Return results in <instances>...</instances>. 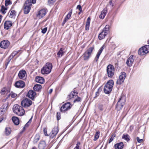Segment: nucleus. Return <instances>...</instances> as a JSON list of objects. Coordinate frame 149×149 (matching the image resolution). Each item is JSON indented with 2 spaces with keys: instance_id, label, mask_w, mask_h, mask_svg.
<instances>
[{
  "instance_id": "obj_1",
  "label": "nucleus",
  "mask_w": 149,
  "mask_h": 149,
  "mask_svg": "<svg viewBox=\"0 0 149 149\" xmlns=\"http://www.w3.org/2000/svg\"><path fill=\"white\" fill-rule=\"evenodd\" d=\"M13 109V112L19 116H22L25 113L23 107L18 104L14 105Z\"/></svg>"
},
{
  "instance_id": "obj_2",
  "label": "nucleus",
  "mask_w": 149,
  "mask_h": 149,
  "mask_svg": "<svg viewBox=\"0 0 149 149\" xmlns=\"http://www.w3.org/2000/svg\"><path fill=\"white\" fill-rule=\"evenodd\" d=\"M114 84L113 80H110L104 86V91L107 94H109L111 92Z\"/></svg>"
},
{
  "instance_id": "obj_3",
  "label": "nucleus",
  "mask_w": 149,
  "mask_h": 149,
  "mask_svg": "<svg viewBox=\"0 0 149 149\" xmlns=\"http://www.w3.org/2000/svg\"><path fill=\"white\" fill-rule=\"evenodd\" d=\"M52 68V64L50 63H47L41 69V73L43 74H48L51 72Z\"/></svg>"
},
{
  "instance_id": "obj_4",
  "label": "nucleus",
  "mask_w": 149,
  "mask_h": 149,
  "mask_svg": "<svg viewBox=\"0 0 149 149\" xmlns=\"http://www.w3.org/2000/svg\"><path fill=\"white\" fill-rule=\"evenodd\" d=\"M110 27L109 25H107L103 28L101 32L98 35V38L100 40L104 39L107 35L109 32Z\"/></svg>"
},
{
  "instance_id": "obj_5",
  "label": "nucleus",
  "mask_w": 149,
  "mask_h": 149,
  "mask_svg": "<svg viewBox=\"0 0 149 149\" xmlns=\"http://www.w3.org/2000/svg\"><path fill=\"white\" fill-rule=\"evenodd\" d=\"M126 102L125 97L124 96H121L116 106V109L118 111L121 109L125 105Z\"/></svg>"
},
{
  "instance_id": "obj_6",
  "label": "nucleus",
  "mask_w": 149,
  "mask_h": 149,
  "mask_svg": "<svg viewBox=\"0 0 149 149\" xmlns=\"http://www.w3.org/2000/svg\"><path fill=\"white\" fill-rule=\"evenodd\" d=\"M31 0H27L25 2L24 9V13L25 14H28L31 9L32 6V4L31 3Z\"/></svg>"
},
{
  "instance_id": "obj_7",
  "label": "nucleus",
  "mask_w": 149,
  "mask_h": 149,
  "mask_svg": "<svg viewBox=\"0 0 149 149\" xmlns=\"http://www.w3.org/2000/svg\"><path fill=\"white\" fill-rule=\"evenodd\" d=\"M149 52V45H145L141 48L138 50V53L139 55H143Z\"/></svg>"
},
{
  "instance_id": "obj_8",
  "label": "nucleus",
  "mask_w": 149,
  "mask_h": 149,
  "mask_svg": "<svg viewBox=\"0 0 149 149\" xmlns=\"http://www.w3.org/2000/svg\"><path fill=\"white\" fill-rule=\"evenodd\" d=\"M94 49L93 47H90L83 54L84 60L85 61L88 60L91 56L92 53Z\"/></svg>"
},
{
  "instance_id": "obj_9",
  "label": "nucleus",
  "mask_w": 149,
  "mask_h": 149,
  "mask_svg": "<svg viewBox=\"0 0 149 149\" xmlns=\"http://www.w3.org/2000/svg\"><path fill=\"white\" fill-rule=\"evenodd\" d=\"M114 68L113 66L111 64L109 65L107 68V70L108 76L109 77H111L114 75Z\"/></svg>"
},
{
  "instance_id": "obj_10",
  "label": "nucleus",
  "mask_w": 149,
  "mask_h": 149,
  "mask_svg": "<svg viewBox=\"0 0 149 149\" xmlns=\"http://www.w3.org/2000/svg\"><path fill=\"white\" fill-rule=\"evenodd\" d=\"M72 107V105L70 102H68L64 104L60 109L61 112H65L66 111L70 110Z\"/></svg>"
},
{
  "instance_id": "obj_11",
  "label": "nucleus",
  "mask_w": 149,
  "mask_h": 149,
  "mask_svg": "<svg viewBox=\"0 0 149 149\" xmlns=\"http://www.w3.org/2000/svg\"><path fill=\"white\" fill-rule=\"evenodd\" d=\"M32 104V101L28 98H25L21 102L22 106L25 108L30 106Z\"/></svg>"
},
{
  "instance_id": "obj_12",
  "label": "nucleus",
  "mask_w": 149,
  "mask_h": 149,
  "mask_svg": "<svg viewBox=\"0 0 149 149\" xmlns=\"http://www.w3.org/2000/svg\"><path fill=\"white\" fill-rule=\"evenodd\" d=\"M18 76L19 78L24 80H26L27 77V74L26 71L23 70H20L18 74Z\"/></svg>"
},
{
  "instance_id": "obj_13",
  "label": "nucleus",
  "mask_w": 149,
  "mask_h": 149,
  "mask_svg": "<svg viewBox=\"0 0 149 149\" xmlns=\"http://www.w3.org/2000/svg\"><path fill=\"white\" fill-rule=\"evenodd\" d=\"M10 45V42L8 40H4L0 43V46L1 48L6 49Z\"/></svg>"
},
{
  "instance_id": "obj_14",
  "label": "nucleus",
  "mask_w": 149,
  "mask_h": 149,
  "mask_svg": "<svg viewBox=\"0 0 149 149\" xmlns=\"http://www.w3.org/2000/svg\"><path fill=\"white\" fill-rule=\"evenodd\" d=\"M134 56L133 55L131 56L127 59L126 63L128 66L131 67L134 61Z\"/></svg>"
},
{
  "instance_id": "obj_15",
  "label": "nucleus",
  "mask_w": 149,
  "mask_h": 149,
  "mask_svg": "<svg viewBox=\"0 0 149 149\" xmlns=\"http://www.w3.org/2000/svg\"><path fill=\"white\" fill-rule=\"evenodd\" d=\"M25 83L22 80L17 81L15 84V86L16 87L19 88H22L25 86Z\"/></svg>"
},
{
  "instance_id": "obj_16",
  "label": "nucleus",
  "mask_w": 149,
  "mask_h": 149,
  "mask_svg": "<svg viewBox=\"0 0 149 149\" xmlns=\"http://www.w3.org/2000/svg\"><path fill=\"white\" fill-rule=\"evenodd\" d=\"M46 10L44 9H43L40 10L37 15V16L39 18H41L44 17L46 14Z\"/></svg>"
},
{
  "instance_id": "obj_17",
  "label": "nucleus",
  "mask_w": 149,
  "mask_h": 149,
  "mask_svg": "<svg viewBox=\"0 0 149 149\" xmlns=\"http://www.w3.org/2000/svg\"><path fill=\"white\" fill-rule=\"evenodd\" d=\"M36 95V92L32 90H29L27 94L28 97L32 100L34 98Z\"/></svg>"
},
{
  "instance_id": "obj_18",
  "label": "nucleus",
  "mask_w": 149,
  "mask_h": 149,
  "mask_svg": "<svg viewBox=\"0 0 149 149\" xmlns=\"http://www.w3.org/2000/svg\"><path fill=\"white\" fill-rule=\"evenodd\" d=\"M12 25V22L10 21H6L4 24V28L6 30H8Z\"/></svg>"
},
{
  "instance_id": "obj_19",
  "label": "nucleus",
  "mask_w": 149,
  "mask_h": 149,
  "mask_svg": "<svg viewBox=\"0 0 149 149\" xmlns=\"http://www.w3.org/2000/svg\"><path fill=\"white\" fill-rule=\"evenodd\" d=\"M104 49V46H102L101 47V48L98 51L97 54L95 58V61L96 62H97L98 61L99 56L101 54V53H102L103 50Z\"/></svg>"
},
{
  "instance_id": "obj_20",
  "label": "nucleus",
  "mask_w": 149,
  "mask_h": 149,
  "mask_svg": "<svg viewBox=\"0 0 149 149\" xmlns=\"http://www.w3.org/2000/svg\"><path fill=\"white\" fill-rule=\"evenodd\" d=\"M47 145L45 141H41L38 144V148L39 149H44L46 147Z\"/></svg>"
},
{
  "instance_id": "obj_21",
  "label": "nucleus",
  "mask_w": 149,
  "mask_h": 149,
  "mask_svg": "<svg viewBox=\"0 0 149 149\" xmlns=\"http://www.w3.org/2000/svg\"><path fill=\"white\" fill-rule=\"evenodd\" d=\"M107 11V10L106 8H104L101 11V14L99 15V17L101 19H104L106 15Z\"/></svg>"
},
{
  "instance_id": "obj_22",
  "label": "nucleus",
  "mask_w": 149,
  "mask_h": 149,
  "mask_svg": "<svg viewBox=\"0 0 149 149\" xmlns=\"http://www.w3.org/2000/svg\"><path fill=\"white\" fill-rule=\"evenodd\" d=\"M64 50V49L63 48H60L57 54L58 57L60 58L63 55L64 53L65 52Z\"/></svg>"
},
{
  "instance_id": "obj_23",
  "label": "nucleus",
  "mask_w": 149,
  "mask_h": 149,
  "mask_svg": "<svg viewBox=\"0 0 149 149\" xmlns=\"http://www.w3.org/2000/svg\"><path fill=\"white\" fill-rule=\"evenodd\" d=\"M114 146L117 149H123L124 147V144L123 142H120L115 144Z\"/></svg>"
},
{
  "instance_id": "obj_24",
  "label": "nucleus",
  "mask_w": 149,
  "mask_h": 149,
  "mask_svg": "<svg viewBox=\"0 0 149 149\" xmlns=\"http://www.w3.org/2000/svg\"><path fill=\"white\" fill-rule=\"evenodd\" d=\"M36 82L40 84H42L44 82L45 79L42 77L37 76L36 77Z\"/></svg>"
},
{
  "instance_id": "obj_25",
  "label": "nucleus",
  "mask_w": 149,
  "mask_h": 149,
  "mask_svg": "<svg viewBox=\"0 0 149 149\" xmlns=\"http://www.w3.org/2000/svg\"><path fill=\"white\" fill-rule=\"evenodd\" d=\"M12 120L14 124L16 125H18L19 123V120L18 118L13 116L12 118Z\"/></svg>"
},
{
  "instance_id": "obj_26",
  "label": "nucleus",
  "mask_w": 149,
  "mask_h": 149,
  "mask_svg": "<svg viewBox=\"0 0 149 149\" xmlns=\"http://www.w3.org/2000/svg\"><path fill=\"white\" fill-rule=\"evenodd\" d=\"M91 19L90 17L88 18L85 26V30L86 31L88 30L89 29Z\"/></svg>"
},
{
  "instance_id": "obj_27",
  "label": "nucleus",
  "mask_w": 149,
  "mask_h": 149,
  "mask_svg": "<svg viewBox=\"0 0 149 149\" xmlns=\"http://www.w3.org/2000/svg\"><path fill=\"white\" fill-rule=\"evenodd\" d=\"M58 129L57 127H54L52 131V133L53 136H56L58 133Z\"/></svg>"
},
{
  "instance_id": "obj_28",
  "label": "nucleus",
  "mask_w": 149,
  "mask_h": 149,
  "mask_svg": "<svg viewBox=\"0 0 149 149\" xmlns=\"http://www.w3.org/2000/svg\"><path fill=\"white\" fill-rule=\"evenodd\" d=\"M126 76V74L125 72H122L119 75V78L121 79L123 81H124Z\"/></svg>"
},
{
  "instance_id": "obj_29",
  "label": "nucleus",
  "mask_w": 149,
  "mask_h": 149,
  "mask_svg": "<svg viewBox=\"0 0 149 149\" xmlns=\"http://www.w3.org/2000/svg\"><path fill=\"white\" fill-rule=\"evenodd\" d=\"M42 88L41 85L39 84H36L33 87V89L34 91H39Z\"/></svg>"
},
{
  "instance_id": "obj_30",
  "label": "nucleus",
  "mask_w": 149,
  "mask_h": 149,
  "mask_svg": "<svg viewBox=\"0 0 149 149\" xmlns=\"http://www.w3.org/2000/svg\"><path fill=\"white\" fill-rule=\"evenodd\" d=\"M72 9H71L69 12L68 14L67 15L65 18H64L65 20H66L67 21L69 19H70L71 16L72 14Z\"/></svg>"
},
{
  "instance_id": "obj_31",
  "label": "nucleus",
  "mask_w": 149,
  "mask_h": 149,
  "mask_svg": "<svg viewBox=\"0 0 149 149\" xmlns=\"http://www.w3.org/2000/svg\"><path fill=\"white\" fill-rule=\"evenodd\" d=\"M122 139L125 140L127 141H128L130 140V136L128 134H123L122 136Z\"/></svg>"
},
{
  "instance_id": "obj_32",
  "label": "nucleus",
  "mask_w": 149,
  "mask_h": 149,
  "mask_svg": "<svg viewBox=\"0 0 149 149\" xmlns=\"http://www.w3.org/2000/svg\"><path fill=\"white\" fill-rule=\"evenodd\" d=\"M7 8L5 7L4 6L2 5L1 6V11L3 14H5L6 13Z\"/></svg>"
},
{
  "instance_id": "obj_33",
  "label": "nucleus",
  "mask_w": 149,
  "mask_h": 149,
  "mask_svg": "<svg viewBox=\"0 0 149 149\" xmlns=\"http://www.w3.org/2000/svg\"><path fill=\"white\" fill-rule=\"evenodd\" d=\"M16 15V12L15 10H12L10 14V17L11 18H13V17L15 16Z\"/></svg>"
},
{
  "instance_id": "obj_34",
  "label": "nucleus",
  "mask_w": 149,
  "mask_h": 149,
  "mask_svg": "<svg viewBox=\"0 0 149 149\" xmlns=\"http://www.w3.org/2000/svg\"><path fill=\"white\" fill-rule=\"evenodd\" d=\"M100 135V132L99 131H97L95 135L94 138L93 139L94 141H96L99 138Z\"/></svg>"
},
{
  "instance_id": "obj_35",
  "label": "nucleus",
  "mask_w": 149,
  "mask_h": 149,
  "mask_svg": "<svg viewBox=\"0 0 149 149\" xmlns=\"http://www.w3.org/2000/svg\"><path fill=\"white\" fill-rule=\"evenodd\" d=\"M104 104L102 103H100L98 105V108L101 111H102L104 109Z\"/></svg>"
},
{
  "instance_id": "obj_36",
  "label": "nucleus",
  "mask_w": 149,
  "mask_h": 149,
  "mask_svg": "<svg viewBox=\"0 0 149 149\" xmlns=\"http://www.w3.org/2000/svg\"><path fill=\"white\" fill-rule=\"evenodd\" d=\"M5 132L6 135H9L11 133V129L9 127H6L5 129Z\"/></svg>"
},
{
  "instance_id": "obj_37",
  "label": "nucleus",
  "mask_w": 149,
  "mask_h": 149,
  "mask_svg": "<svg viewBox=\"0 0 149 149\" xmlns=\"http://www.w3.org/2000/svg\"><path fill=\"white\" fill-rule=\"evenodd\" d=\"M124 81H123L121 79L119 78L118 79H117L116 81V84L118 85L121 84Z\"/></svg>"
},
{
  "instance_id": "obj_38",
  "label": "nucleus",
  "mask_w": 149,
  "mask_h": 149,
  "mask_svg": "<svg viewBox=\"0 0 149 149\" xmlns=\"http://www.w3.org/2000/svg\"><path fill=\"white\" fill-rule=\"evenodd\" d=\"M77 97V98H76L73 101L74 103H75L76 102H80L81 100V98L80 97L76 96Z\"/></svg>"
},
{
  "instance_id": "obj_39",
  "label": "nucleus",
  "mask_w": 149,
  "mask_h": 149,
  "mask_svg": "<svg viewBox=\"0 0 149 149\" xmlns=\"http://www.w3.org/2000/svg\"><path fill=\"white\" fill-rule=\"evenodd\" d=\"M5 2V5L6 6L12 4V2L10 1V0H6Z\"/></svg>"
},
{
  "instance_id": "obj_40",
  "label": "nucleus",
  "mask_w": 149,
  "mask_h": 149,
  "mask_svg": "<svg viewBox=\"0 0 149 149\" xmlns=\"http://www.w3.org/2000/svg\"><path fill=\"white\" fill-rule=\"evenodd\" d=\"M39 140V136H36L34 138L33 142L34 143H37Z\"/></svg>"
},
{
  "instance_id": "obj_41",
  "label": "nucleus",
  "mask_w": 149,
  "mask_h": 149,
  "mask_svg": "<svg viewBox=\"0 0 149 149\" xmlns=\"http://www.w3.org/2000/svg\"><path fill=\"white\" fill-rule=\"evenodd\" d=\"M17 54V53L15 51L13 52L11 54L10 56V60L11 59L13 58L14 56H15Z\"/></svg>"
},
{
  "instance_id": "obj_42",
  "label": "nucleus",
  "mask_w": 149,
  "mask_h": 149,
  "mask_svg": "<svg viewBox=\"0 0 149 149\" xmlns=\"http://www.w3.org/2000/svg\"><path fill=\"white\" fill-rule=\"evenodd\" d=\"M10 95L11 97L14 98L17 96V94L13 92H11L10 93Z\"/></svg>"
},
{
  "instance_id": "obj_43",
  "label": "nucleus",
  "mask_w": 149,
  "mask_h": 149,
  "mask_svg": "<svg viewBox=\"0 0 149 149\" xmlns=\"http://www.w3.org/2000/svg\"><path fill=\"white\" fill-rule=\"evenodd\" d=\"M6 88L5 87H4L1 89L0 92V93L2 95H4L5 94V93L6 92Z\"/></svg>"
},
{
  "instance_id": "obj_44",
  "label": "nucleus",
  "mask_w": 149,
  "mask_h": 149,
  "mask_svg": "<svg viewBox=\"0 0 149 149\" xmlns=\"http://www.w3.org/2000/svg\"><path fill=\"white\" fill-rule=\"evenodd\" d=\"M73 93H70L68 95L69 99H71L72 98L74 97H76V95L72 94Z\"/></svg>"
},
{
  "instance_id": "obj_45",
  "label": "nucleus",
  "mask_w": 149,
  "mask_h": 149,
  "mask_svg": "<svg viewBox=\"0 0 149 149\" xmlns=\"http://www.w3.org/2000/svg\"><path fill=\"white\" fill-rule=\"evenodd\" d=\"M80 144V142H78L74 149H81V148H79Z\"/></svg>"
},
{
  "instance_id": "obj_46",
  "label": "nucleus",
  "mask_w": 149,
  "mask_h": 149,
  "mask_svg": "<svg viewBox=\"0 0 149 149\" xmlns=\"http://www.w3.org/2000/svg\"><path fill=\"white\" fill-rule=\"evenodd\" d=\"M56 118L58 120H59L61 118V115L60 113L57 112V113Z\"/></svg>"
},
{
  "instance_id": "obj_47",
  "label": "nucleus",
  "mask_w": 149,
  "mask_h": 149,
  "mask_svg": "<svg viewBox=\"0 0 149 149\" xmlns=\"http://www.w3.org/2000/svg\"><path fill=\"white\" fill-rule=\"evenodd\" d=\"M47 30V27H45L43 29H42V33L44 34L45 33Z\"/></svg>"
},
{
  "instance_id": "obj_48",
  "label": "nucleus",
  "mask_w": 149,
  "mask_h": 149,
  "mask_svg": "<svg viewBox=\"0 0 149 149\" xmlns=\"http://www.w3.org/2000/svg\"><path fill=\"white\" fill-rule=\"evenodd\" d=\"M136 139L138 142L139 143H141L143 141V139H140L139 137H137Z\"/></svg>"
},
{
  "instance_id": "obj_49",
  "label": "nucleus",
  "mask_w": 149,
  "mask_h": 149,
  "mask_svg": "<svg viewBox=\"0 0 149 149\" xmlns=\"http://www.w3.org/2000/svg\"><path fill=\"white\" fill-rule=\"evenodd\" d=\"M56 0H48V2L50 4H52L55 2Z\"/></svg>"
},
{
  "instance_id": "obj_50",
  "label": "nucleus",
  "mask_w": 149,
  "mask_h": 149,
  "mask_svg": "<svg viewBox=\"0 0 149 149\" xmlns=\"http://www.w3.org/2000/svg\"><path fill=\"white\" fill-rule=\"evenodd\" d=\"M77 8L79 9L80 11H82V8L80 5H79L77 6Z\"/></svg>"
},
{
  "instance_id": "obj_51",
  "label": "nucleus",
  "mask_w": 149,
  "mask_h": 149,
  "mask_svg": "<svg viewBox=\"0 0 149 149\" xmlns=\"http://www.w3.org/2000/svg\"><path fill=\"white\" fill-rule=\"evenodd\" d=\"M115 136H112L111 137V138L110 139L109 141V143H110L111 141H113Z\"/></svg>"
},
{
  "instance_id": "obj_52",
  "label": "nucleus",
  "mask_w": 149,
  "mask_h": 149,
  "mask_svg": "<svg viewBox=\"0 0 149 149\" xmlns=\"http://www.w3.org/2000/svg\"><path fill=\"white\" fill-rule=\"evenodd\" d=\"M71 93H72L74 95H75L76 96H77V95L78 94V92H77V91L74 90L72 91L71 92Z\"/></svg>"
},
{
  "instance_id": "obj_53",
  "label": "nucleus",
  "mask_w": 149,
  "mask_h": 149,
  "mask_svg": "<svg viewBox=\"0 0 149 149\" xmlns=\"http://www.w3.org/2000/svg\"><path fill=\"white\" fill-rule=\"evenodd\" d=\"M43 132H44V134L45 136H48V135L47 134V130L46 129H45V128L44 129Z\"/></svg>"
},
{
  "instance_id": "obj_54",
  "label": "nucleus",
  "mask_w": 149,
  "mask_h": 149,
  "mask_svg": "<svg viewBox=\"0 0 149 149\" xmlns=\"http://www.w3.org/2000/svg\"><path fill=\"white\" fill-rule=\"evenodd\" d=\"M99 90H100V89H98L97 91L95 93V95H96V97L98 96L99 95Z\"/></svg>"
},
{
  "instance_id": "obj_55",
  "label": "nucleus",
  "mask_w": 149,
  "mask_h": 149,
  "mask_svg": "<svg viewBox=\"0 0 149 149\" xmlns=\"http://www.w3.org/2000/svg\"><path fill=\"white\" fill-rule=\"evenodd\" d=\"M31 3L32 4V3L34 4L36 3V0H31Z\"/></svg>"
},
{
  "instance_id": "obj_56",
  "label": "nucleus",
  "mask_w": 149,
  "mask_h": 149,
  "mask_svg": "<svg viewBox=\"0 0 149 149\" xmlns=\"http://www.w3.org/2000/svg\"><path fill=\"white\" fill-rule=\"evenodd\" d=\"M29 125V123H27L24 125V126L23 128V129L24 130L25 129V127H27Z\"/></svg>"
},
{
  "instance_id": "obj_57",
  "label": "nucleus",
  "mask_w": 149,
  "mask_h": 149,
  "mask_svg": "<svg viewBox=\"0 0 149 149\" xmlns=\"http://www.w3.org/2000/svg\"><path fill=\"white\" fill-rule=\"evenodd\" d=\"M67 21L66 20H65L64 19L63 21V22H62V25L63 26L64 25V24L65 23V22H67Z\"/></svg>"
},
{
  "instance_id": "obj_58",
  "label": "nucleus",
  "mask_w": 149,
  "mask_h": 149,
  "mask_svg": "<svg viewBox=\"0 0 149 149\" xmlns=\"http://www.w3.org/2000/svg\"><path fill=\"white\" fill-rule=\"evenodd\" d=\"M53 91V89H50L49 91V94H51Z\"/></svg>"
},
{
  "instance_id": "obj_59",
  "label": "nucleus",
  "mask_w": 149,
  "mask_h": 149,
  "mask_svg": "<svg viewBox=\"0 0 149 149\" xmlns=\"http://www.w3.org/2000/svg\"><path fill=\"white\" fill-rule=\"evenodd\" d=\"M32 118V116L31 118L29 120V121L27 122V123H29V124H30L31 122Z\"/></svg>"
},
{
  "instance_id": "obj_60",
  "label": "nucleus",
  "mask_w": 149,
  "mask_h": 149,
  "mask_svg": "<svg viewBox=\"0 0 149 149\" xmlns=\"http://www.w3.org/2000/svg\"><path fill=\"white\" fill-rule=\"evenodd\" d=\"M2 17V16L1 15H0V23L1 22V18Z\"/></svg>"
},
{
  "instance_id": "obj_61",
  "label": "nucleus",
  "mask_w": 149,
  "mask_h": 149,
  "mask_svg": "<svg viewBox=\"0 0 149 149\" xmlns=\"http://www.w3.org/2000/svg\"><path fill=\"white\" fill-rule=\"evenodd\" d=\"M10 94H9V95H8V96H7V97L6 98H8L10 97Z\"/></svg>"
},
{
  "instance_id": "obj_62",
  "label": "nucleus",
  "mask_w": 149,
  "mask_h": 149,
  "mask_svg": "<svg viewBox=\"0 0 149 149\" xmlns=\"http://www.w3.org/2000/svg\"><path fill=\"white\" fill-rule=\"evenodd\" d=\"M20 50H18L17 51H15V52H16L17 53V54L19 52Z\"/></svg>"
},
{
  "instance_id": "obj_63",
  "label": "nucleus",
  "mask_w": 149,
  "mask_h": 149,
  "mask_svg": "<svg viewBox=\"0 0 149 149\" xmlns=\"http://www.w3.org/2000/svg\"><path fill=\"white\" fill-rule=\"evenodd\" d=\"M82 11H80L78 13V14L79 15H80L81 13V12H82Z\"/></svg>"
},
{
  "instance_id": "obj_64",
  "label": "nucleus",
  "mask_w": 149,
  "mask_h": 149,
  "mask_svg": "<svg viewBox=\"0 0 149 149\" xmlns=\"http://www.w3.org/2000/svg\"><path fill=\"white\" fill-rule=\"evenodd\" d=\"M32 149H37L36 148V147H33Z\"/></svg>"
}]
</instances>
